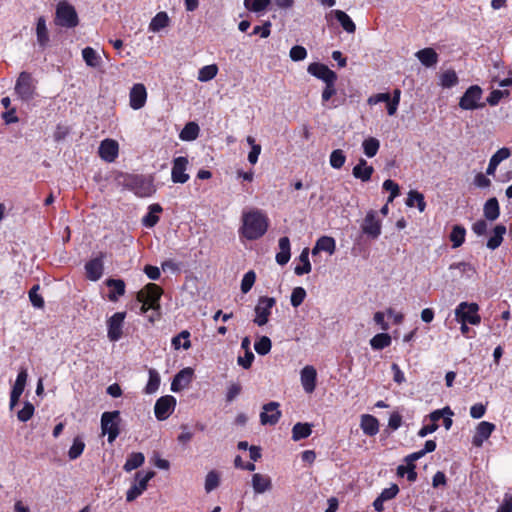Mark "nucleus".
Here are the masks:
<instances>
[{"mask_svg":"<svg viewBox=\"0 0 512 512\" xmlns=\"http://www.w3.org/2000/svg\"><path fill=\"white\" fill-rule=\"evenodd\" d=\"M478 305L475 303L462 302L455 310L458 321L477 325L480 323V316L477 314Z\"/></svg>","mask_w":512,"mask_h":512,"instance_id":"nucleus-9","label":"nucleus"},{"mask_svg":"<svg viewBox=\"0 0 512 512\" xmlns=\"http://www.w3.org/2000/svg\"><path fill=\"white\" fill-rule=\"evenodd\" d=\"M84 448L85 443L83 442V440L80 437L74 438L73 444L68 451V457L71 460L77 459L83 453Z\"/></svg>","mask_w":512,"mask_h":512,"instance_id":"nucleus-51","label":"nucleus"},{"mask_svg":"<svg viewBox=\"0 0 512 512\" xmlns=\"http://www.w3.org/2000/svg\"><path fill=\"white\" fill-rule=\"evenodd\" d=\"M361 230L368 238L376 240L382 232L381 220L377 218V212L369 210L361 223Z\"/></svg>","mask_w":512,"mask_h":512,"instance_id":"nucleus-8","label":"nucleus"},{"mask_svg":"<svg viewBox=\"0 0 512 512\" xmlns=\"http://www.w3.org/2000/svg\"><path fill=\"white\" fill-rule=\"evenodd\" d=\"M125 317V312H117L107 320V336L110 341H118L122 337Z\"/></svg>","mask_w":512,"mask_h":512,"instance_id":"nucleus-12","label":"nucleus"},{"mask_svg":"<svg viewBox=\"0 0 512 512\" xmlns=\"http://www.w3.org/2000/svg\"><path fill=\"white\" fill-rule=\"evenodd\" d=\"M270 3L271 0H244L245 8L256 13L265 11Z\"/></svg>","mask_w":512,"mask_h":512,"instance_id":"nucleus-48","label":"nucleus"},{"mask_svg":"<svg viewBox=\"0 0 512 512\" xmlns=\"http://www.w3.org/2000/svg\"><path fill=\"white\" fill-rule=\"evenodd\" d=\"M331 14L334 15V17L337 19V21L340 23L342 28L347 33H351V34L355 33L356 25L347 13H345L342 10H333V11H331Z\"/></svg>","mask_w":512,"mask_h":512,"instance_id":"nucleus-30","label":"nucleus"},{"mask_svg":"<svg viewBox=\"0 0 512 512\" xmlns=\"http://www.w3.org/2000/svg\"><path fill=\"white\" fill-rule=\"evenodd\" d=\"M301 384L306 393H312L316 387L317 372L316 369L311 366H305L300 373Z\"/></svg>","mask_w":512,"mask_h":512,"instance_id":"nucleus-19","label":"nucleus"},{"mask_svg":"<svg viewBox=\"0 0 512 512\" xmlns=\"http://www.w3.org/2000/svg\"><path fill=\"white\" fill-rule=\"evenodd\" d=\"M361 428L368 436H374L379 431V423L376 417L366 414L361 418Z\"/></svg>","mask_w":512,"mask_h":512,"instance_id":"nucleus-28","label":"nucleus"},{"mask_svg":"<svg viewBox=\"0 0 512 512\" xmlns=\"http://www.w3.org/2000/svg\"><path fill=\"white\" fill-rule=\"evenodd\" d=\"M144 461H145V457H144L143 453H141V452L131 453L126 460V462L123 466V469L126 472H131L132 470L137 469L140 466H142Z\"/></svg>","mask_w":512,"mask_h":512,"instance_id":"nucleus-37","label":"nucleus"},{"mask_svg":"<svg viewBox=\"0 0 512 512\" xmlns=\"http://www.w3.org/2000/svg\"><path fill=\"white\" fill-rule=\"evenodd\" d=\"M99 155L103 160L113 162L118 155V143L115 140L105 139L99 146Z\"/></svg>","mask_w":512,"mask_h":512,"instance_id":"nucleus-22","label":"nucleus"},{"mask_svg":"<svg viewBox=\"0 0 512 512\" xmlns=\"http://www.w3.org/2000/svg\"><path fill=\"white\" fill-rule=\"evenodd\" d=\"M307 71L309 74L321 79L325 84L329 82H336L337 80V74L322 63H311L308 66Z\"/></svg>","mask_w":512,"mask_h":512,"instance_id":"nucleus-15","label":"nucleus"},{"mask_svg":"<svg viewBox=\"0 0 512 512\" xmlns=\"http://www.w3.org/2000/svg\"><path fill=\"white\" fill-rule=\"evenodd\" d=\"M312 433V425L309 423H296L292 428V439L299 441L308 438Z\"/></svg>","mask_w":512,"mask_h":512,"instance_id":"nucleus-35","label":"nucleus"},{"mask_svg":"<svg viewBox=\"0 0 512 512\" xmlns=\"http://www.w3.org/2000/svg\"><path fill=\"white\" fill-rule=\"evenodd\" d=\"M39 285H34L30 291H29V299L32 303V305L36 308H43L44 306V300L43 298L38 294Z\"/></svg>","mask_w":512,"mask_h":512,"instance_id":"nucleus-59","label":"nucleus"},{"mask_svg":"<svg viewBox=\"0 0 512 512\" xmlns=\"http://www.w3.org/2000/svg\"><path fill=\"white\" fill-rule=\"evenodd\" d=\"M190 333L187 330L181 331L177 336L173 337L172 345L174 349L178 350L180 347L187 350L191 347V342L189 341Z\"/></svg>","mask_w":512,"mask_h":512,"instance_id":"nucleus-46","label":"nucleus"},{"mask_svg":"<svg viewBox=\"0 0 512 512\" xmlns=\"http://www.w3.org/2000/svg\"><path fill=\"white\" fill-rule=\"evenodd\" d=\"M415 56L425 67H434L439 60L437 52L430 47L417 51Z\"/></svg>","mask_w":512,"mask_h":512,"instance_id":"nucleus-25","label":"nucleus"},{"mask_svg":"<svg viewBox=\"0 0 512 512\" xmlns=\"http://www.w3.org/2000/svg\"><path fill=\"white\" fill-rule=\"evenodd\" d=\"M103 257L104 255L101 254L99 257L93 258L86 263V275L91 281H97L101 278L104 269Z\"/></svg>","mask_w":512,"mask_h":512,"instance_id":"nucleus-21","label":"nucleus"},{"mask_svg":"<svg viewBox=\"0 0 512 512\" xmlns=\"http://www.w3.org/2000/svg\"><path fill=\"white\" fill-rule=\"evenodd\" d=\"M345 161H346V156H345L343 150L336 149L331 152L329 162H330V165L334 169L342 168Z\"/></svg>","mask_w":512,"mask_h":512,"instance_id":"nucleus-50","label":"nucleus"},{"mask_svg":"<svg viewBox=\"0 0 512 512\" xmlns=\"http://www.w3.org/2000/svg\"><path fill=\"white\" fill-rule=\"evenodd\" d=\"M362 147L365 155L371 158L377 154L380 147V142L374 137H369L363 141Z\"/></svg>","mask_w":512,"mask_h":512,"instance_id":"nucleus-45","label":"nucleus"},{"mask_svg":"<svg viewBox=\"0 0 512 512\" xmlns=\"http://www.w3.org/2000/svg\"><path fill=\"white\" fill-rule=\"evenodd\" d=\"M276 304V300L273 297L262 296L259 298L257 305L255 306L256 317L254 323L258 326H263L268 322L271 309Z\"/></svg>","mask_w":512,"mask_h":512,"instance_id":"nucleus-11","label":"nucleus"},{"mask_svg":"<svg viewBox=\"0 0 512 512\" xmlns=\"http://www.w3.org/2000/svg\"><path fill=\"white\" fill-rule=\"evenodd\" d=\"M335 250H336V243H335L334 238L329 237V236H322L317 240L314 248L312 249V254L316 255L320 251H325V252H328L330 255H332V254H334Z\"/></svg>","mask_w":512,"mask_h":512,"instance_id":"nucleus-26","label":"nucleus"},{"mask_svg":"<svg viewBox=\"0 0 512 512\" xmlns=\"http://www.w3.org/2000/svg\"><path fill=\"white\" fill-rule=\"evenodd\" d=\"M106 285L113 289L108 296L111 301H117L118 296H122L125 293V283L121 279H108L106 280Z\"/></svg>","mask_w":512,"mask_h":512,"instance_id":"nucleus-34","label":"nucleus"},{"mask_svg":"<svg viewBox=\"0 0 512 512\" xmlns=\"http://www.w3.org/2000/svg\"><path fill=\"white\" fill-rule=\"evenodd\" d=\"M162 210L163 209L159 204L150 205L149 213L143 217L142 224L148 228L154 227L159 221L157 214L161 213Z\"/></svg>","mask_w":512,"mask_h":512,"instance_id":"nucleus-36","label":"nucleus"},{"mask_svg":"<svg viewBox=\"0 0 512 512\" xmlns=\"http://www.w3.org/2000/svg\"><path fill=\"white\" fill-rule=\"evenodd\" d=\"M271 347H272L271 340L267 336H262L254 344L255 351L259 355H266V354H268L270 352V350H271Z\"/></svg>","mask_w":512,"mask_h":512,"instance_id":"nucleus-52","label":"nucleus"},{"mask_svg":"<svg viewBox=\"0 0 512 512\" xmlns=\"http://www.w3.org/2000/svg\"><path fill=\"white\" fill-rule=\"evenodd\" d=\"M483 91L478 85L470 86L460 98L459 107L463 110H475L483 108L485 103H481Z\"/></svg>","mask_w":512,"mask_h":512,"instance_id":"nucleus-7","label":"nucleus"},{"mask_svg":"<svg viewBox=\"0 0 512 512\" xmlns=\"http://www.w3.org/2000/svg\"><path fill=\"white\" fill-rule=\"evenodd\" d=\"M458 83V76L454 70H446L440 75V85L444 88H451Z\"/></svg>","mask_w":512,"mask_h":512,"instance_id":"nucleus-49","label":"nucleus"},{"mask_svg":"<svg viewBox=\"0 0 512 512\" xmlns=\"http://www.w3.org/2000/svg\"><path fill=\"white\" fill-rule=\"evenodd\" d=\"M289 55L293 61H301L306 58L307 51L303 46L296 45L291 48Z\"/></svg>","mask_w":512,"mask_h":512,"instance_id":"nucleus-60","label":"nucleus"},{"mask_svg":"<svg viewBox=\"0 0 512 512\" xmlns=\"http://www.w3.org/2000/svg\"><path fill=\"white\" fill-rule=\"evenodd\" d=\"M176 406V399L173 396L166 395L160 397L154 407L155 416L158 420L167 419L174 411Z\"/></svg>","mask_w":512,"mask_h":512,"instance_id":"nucleus-13","label":"nucleus"},{"mask_svg":"<svg viewBox=\"0 0 512 512\" xmlns=\"http://www.w3.org/2000/svg\"><path fill=\"white\" fill-rule=\"evenodd\" d=\"M449 268L458 269L462 274H467L468 277H472L476 273L475 268L467 262L453 263Z\"/></svg>","mask_w":512,"mask_h":512,"instance_id":"nucleus-58","label":"nucleus"},{"mask_svg":"<svg viewBox=\"0 0 512 512\" xmlns=\"http://www.w3.org/2000/svg\"><path fill=\"white\" fill-rule=\"evenodd\" d=\"M279 249L280 251L276 254V262L283 266L289 262L291 257L290 240L288 237L285 236L279 239Z\"/></svg>","mask_w":512,"mask_h":512,"instance_id":"nucleus-27","label":"nucleus"},{"mask_svg":"<svg viewBox=\"0 0 512 512\" xmlns=\"http://www.w3.org/2000/svg\"><path fill=\"white\" fill-rule=\"evenodd\" d=\"M374 172V168L371 165H368L367 161L363 158H360L358 164L354 166L352 170V174L356 179H360L363 182H367L371 179V176Z\"/></svg>","mask_w":512,"mask_h":512,"instance_id":"nucleus-24","label":"nucleus"},{"mask_svg":"<svg viewBox=\"0 0 512 512\" xmlns=\"http://www.w3.org/2000/svg\"><path fill=\"white\" fill-rule=\"evenodd\" d=\"M505 233L506 227L504 225H496L492 231V235L487 241L486 246L491 250L497 249L501 245Z\"/></svg>","mask_w":512,"mask_h":512,"instance_id":"nucleus-29","label":"nucleus"},{"mask_svg":"<svg viewBox=\"0 0 512 512\" xmlns=\"http://www.w3.org/2000/svg\"><path fill=\"white\" fill-rule=\"evenodd\" d=\"M445 415H448V416L454 415L453 411L448 406H446L442 409L433 411L432 413H430L429 417L433 423H436L438 420L443 418Z\"/></svg>","mask_w":512,"mask_h":512,"instance_id":"nucleus-63","label":"nucleus"},{"mask_svg":"<svg viewBox=\"0 0 512 512\" xmlns=\"http://www.w3.org/2000/svg\"><path fill=\"white\" fill-rule=\"evenodd\" d=\"M34 410H35V408L32 403H30L28 401L25 402L24 407L21 410H19L17 413L18 420L21 422H27L33 416Z\"/></svg>","mask_w":512,"mask_h":512,"instance_id":"nucleus-54","label":"nucleus"},{"mask_svg":"<svg viewBox=\"0 0 512 512\" xmlns=\"http://www.w3.org/2000/svg\"><path fill=\"white\" fill-rule=\"evenodd\" d=\"M24 391L23 386L13 385L10 393V409H13L19 402L20 396Z\"/></svg>","mask_w":512,"mask_h":512,"instance_id":"nucleus-61","label":"nucleus"},{"mask_svg":"<svg viewBox=\"0 0 512 512\" xmlns=\"http://www.w3.org/2000/svg\"><path fill=\"white\" fill-rule=\"evenodd\" d=\"M383 189L386 191H390V195L387 199V202H392L399 195V185L395 183L393 180L387 179L383 183Z\"/></svg>","mask_w":512,"mask_h":512,"instance_id":"nucleus-57","label":"nucleus"},{"mask_svg":"<svg viewBox=\"0 0 512 512\" xmlns=\"http://www.w3.org/2000/svg\"><path fill=\"white\" fill-rule=\"evenodd\" d=\"M218 73V67L216 64H211L202 67L198 72V80L201 82H207L216 77Z\"/></svg>","mask_w":512,"mask_h":512,"instance_id":"nucleus-47","label":"nucleus"},{"mask_svg":"<svg viewBox=\"0 0 512 512\" xmlns=\"http://www.w3.org/2000/svg\"><path fill=\"white\" fill-rule=\"evenodd\" d=\"M465 234L466 230L461 225H455L452 228L451 234H450V240L453 243V248L460 247L464 241H465Z\"/></svg>","mask_w":512,"mask_h":512,"instance_id":"nucleus-42","label":"nucleus"},{"mask_svg":"<svg viewBox=\"0 0 512 512\" xmlns=\"http://www.w3.org/2000/svg\"><path fill=\"white\" fill-rule=\"evenodd\" d=\"M268 228L267 217L259 210L244 212L240 232L248 240H256L262 237Z\"/></svg>","mask_w":512,"mask_h":512,"instance_id":"nucleus-1","label":"nucleus"},{"mask_svg":"<svg viewBox=\"0 0 512 512\" xmlns=\"http://www.w3.org/2000/svg\"><path fill=\"white\" fill-rule=\"evenodd\" d=\"M37 42L41 47H45L49 42V34L46 26V20L43 16L37 19L36 24Z\"/></svg>","mask_w":512,"mask_h":512,"instance_id":"nucleus-33","label":"nucleus"},{"mask_svg":"<svg viewBox=\"0 0 512 512\" xmlns=\"http://www.w3.org/2000/svg\"><path fill=\"white\" fill-rule=\"evenodd\" d=\"M169 24V17L165 12H159L152 18L149 29L153 32H159L161 29L167 27Z\"/></svg>","mask_w":512,"mask_h":512,"instance_id":"nucleus-41","label":"nucleus"},{"mask_svg":"<svg viewBox=\"0 0 512 512\" xmlns=\"http://www.w3.org/2000/svg\"><path fill=\"white\" fill-rule=\"evenodd\" d=\"M220 484V476L219 474L212 470L208 472L205 478V490L207 493L216 489Z\"/></svg>","mask_w":512,"mask_h":512,"instance_id":"nucleus-53","label":"nucleus"},{"mask_svg":"<svg viewBox=\"0 0 512 512\" xmlns=\"http://www.w3.org/2000/svg\"><path fill=\"white\" fill-rule=\"evenodd\" d=\"M279 406V403L274 401L263 405V411L260 414L262 425H275L279 421L282 415Z\"/></svg>","mask_w":512,"mask_h":512,"instance_id":"nucleus-14","label":"nucleus"},{"mask_svg":"<svg viewBox=\"0 0 512 512\" xmlns=\"http://www.w3.org/2000/svg\"><path fill=\"white\" fill-rule=\"evenodd\" d=\"M255 280H256V274L254 271H248L247 273H245V275L243 276V279L241 281V291L246 294L248 293L252 286L254 285L255 283Z\"/></svg>","mask_w":512,"mask_h":512,"instance_id":"nucleus-55","label":"nucleus"},{"mask_svg":"<svg viewBox=\"0 0 512 512\" xmlns=\"http://www.w3.org/2000/svg\"><path fill=\"white\" fill-rule=\"evenodd\" d=\"M188 163V159L183 156H179L173 160L171 179L174 183L183 184L189 180V175L185 172Z\"/></svg>","mask_w":512,"mask_h":512,"instance_id":"nucleus-16","label":"nucleus"},{"mask_svg":"<svg viewBox=\"0 0 512 512\" xmlns=\"http://www.w3.org/2000/svg\"><path fill=\"white\" fill-rule=\"evenodd\" d=\"M406 205L409 207H414L416 205L418 207L419 211L423 212L426 207V203L424 201L423 194L419 193L418 191L411 190L408 193Z\"/></svg>","mask_w":512,"mask_h":512,"instance_id":"nucleus-40","label":"nucleus"},{"mask_svg":"<svg viewBox=\"0 0 512 512\" xmlns=\"http://www.w3.org/2000/svg\"><path fill=\"white\" fill-rule=\"evenodd\" d=\"M120 412L115 410L111 412H104L101 416V431L102 434L108 435V442L113 443L118 437L119 424H120Z\"/></svg>","mask_w":512,"mask_h":512,"instance_id":"nucleus-6","label":"nucleus"},{"mask_svg":"<svg viewBox=\"0 0 512 512\" xmlns=\"http://www.w3.org/2000/svg\"><path fill=\"white\" fill-rule=\"evenodd\" d=\"M486 220L495 221L500 215V208L498 200L493 197L486 201L483 208Z\"/></svg>","mask_w":512,"mask_h":512,"instance_id":"nucleus-32","label":"nucleus"},{"mask_svg":"<svg viewBox=\"0 0 512 512\" xmlns=\"http://www.w3.org/2000/svg\"><path fill=\"white\" fill-rule=\"evenodd\" d=\"M391 344V337L387 333L376 334L371 340L370 345L375 350H381Z\"/></svg>","mask_w":512,"mask_h":512,"instance_id":"nucleus-43","label":"nucleus"},{"mask_svg":"<svg viewBox=\"0 0 512 512\" xmlns=\"http://www.w3.org/2000/svg\"><path fill=\"white\" fill-rule=\"evenodd\" d=\"M36 84L37 81L33 78L32 74L23 71L16 80L14 91L22 101L28 102L36 94Z\"/></svg>","mask_w":512,"mask_h":512,"instance_id":"nucleus-5","label":"nucleus"},{"mask_svg":"<svg viewBox=\"0 0 512 512\" xmlns=\"http://www.w3.org/2000/svg\"><path fill=\"white\" fill-rule=\"evenodd\" d=\"M160 386V375L159 373L153 369H149V380L148 383L144 389L146 394H153L155 393Z\"/></svg>","mask_w":512,"mask_h":512,"instance_id":"nucleus-44","label":"nucleus"},{"mask_svg":"<svg viewBox=\"0 0 512 512\" xmlns=\"http://www.w3.org/2000/svg\"><path fill=\"white\" fill-rule=\"evenodd\" d=\"M130 106L134 110L144 107L147 100V91L143 84H134L129 93Z\"/></svg>","mask_w":512,"mask_h":512,"instance_id":"nucleus-17","label":"nucleus"},{"mask_svg":"<svg viewBox=\"0 0 512 512\" xmlns=\"http://www.w3.org/2000/svg\"><path fill=\"white\" fill-rule=\"evenodd\" d=\"M251 484L255 494H263L272 489V481L268 475L255 473L252 475Z\"/></svg>","mask_w":512,"mask_h":512,"instance_id":"nucleus-23","label":"nucleus"},{"mask_svg":"<svg viewBox=\"0 0 512 512\" xmlns=\"http://www.w3.org/2000/svg\"><path fill=\"white\" fill-rule=\"evenodd\" d=\"M162 295V289L154 284L149 283L147 284L144 289L137 292L136 299L138 302L142 303L140 307V313L144 314L149 309H153L156 311V316H159V310H160V297Z\"/></svg>","mask_w":512,"mask_h":512,"instance_id":"nucleus-2","label":"nucleus"},{"mask_svg":"<svg viewBox=\"0 0 512 512\" xmlns=\"http://www.w3.org/2000/svg\"><path fill=\"white\" fill-rule=\"evenodd\" d=\"M155 476L154 471H148L145 475L142 472L138 471L135 474V480L137 483L133 484L130 489L126 493V500L128 502L134 501L137 497H139L148 486V482Z\"/></svg>","mask_w":512,"mask_h":512,"instance_id":"nucleus-10","label":"nucleus"},{"mask_svg":"<svg viewBox=\"0 0 512 512\" xmlns=\"http://www.w3.org/2000/svg\"><path fill=\"white\" fill-rule=\"evenodd\" d=\"M55 24L64 28H74L79 23L75 8L66 1L57 4L55 12Z\"/></svg>","mask_w":512,"mask_h":512,"instance_id":"nucleus-4","label":"nucleus"},{"mask_svg":"<svg viewBox=\"0 0 512 512\" xmlns=\"http://www.w3.org/2000/svg\"><path fill=\"white\" fill-rule=\"evenodd\" d=\"M242 391L239 383H232L229 385L226 393V401L232 402Z\"/></svg>","mask_w":512,"mask_h":512,"instance_id":"nucleus-64","label":"nucleus"},{"mask_svg":"<svg viewBox=\"0 0 512 512\" xmlns=\"http://www.w3.org/2000/svg\"><path fill=\"white\" fill-rule=\"evenodd\" d=\"M193 369L190 367L180 370L173 378L171 383V390L173 392H179L187 387L192 381Z\"/></svg>","mask_w":512,"mask_h":512,"instance_id":"nucleus-20","label":"nucleus"},{"mask_svg":"<svg viewBox=\"0 0 512 512\" xmlns=\"http://www.w3.org/2000/svg\"><path fill=\"white\" fill-rule=\"evenodd\" d=\"M510 156L511 150L509 148L503 147L494 153L490 159L499 165L502 161L508 159Z\"/></svg>","mask_w":512,"mask_h":512,"instance_id":"nucleus-62","label":"nucleus"},{"mask_svg":"<svg viewBox=\"0 0 512 512\" xmlns=\"http://www.w3.org/2000/svg\"><path fill=\"white\" fill-rule=\"evenodd\" d=\"M199 135V126L195 122L187 123L180 132V139L184 141H193Z\"/></svg>","mask_w":512,"mask_h":512,"instance_id":"nucleus-39","label":"nucleus"},{"mask_svg":"<svg viewBox=\"0 0 512 512\" xmlns=\"http://www.w3.org/2000/svg\"><path fill=\"white\" fill-rule=\"evenodd\" d=\"M82 57L86 65L91 68H98L102 64V58L92 47H85L82 50Z\"/></svg>","mask_w":512,"mask_h":512,"instance_id":"nucleus-31","label":"nucleus"},{"mask_svg":"<svg viewBox=\"0 0 512 512\" xmlns=\"http://www.w3.org/2000/svg\"><path fill=\"white\" fill-rule=\"evenodd\" d=\"M306 297V291L304 288L302 287H296L293 289L292 291V294H291V305L294 307V308H297L298 306H300L304 299Z\"/></svg>","mask_w":512,"mask_h":512,"instance_id":"nucleus-56","label":"nucleus"},{"mask_svg":"<svg viewBox=\"0 0 512 512\" xmlns=\"http://www.w3.org/2000/svg\"><path fill=\"white\" fill-rule=\"evenodd\" d=\"M123 186L139 197H148L155 192L152 179L143 175H126Z\"/></svg>","mask_w":512,"mask_h":512,"instance_id":"nucleus-3","label":"nucleus"},{"mask_svg":"<svg viewBox=\"0 0 512 512\" xmlns=\"http://www.w3.org/2000/svg\"><path fill=\"white\" fill-rule=\"evenodd\" d=\"M302 265H297L294 269L296 275L308 274L311 271V264L309 261V249L304 248L299 256Z\"/></svg>","mask_w":512,"mask_h":512,"instance_id":"nucleus-38","label":"nucleus"},{"mask_svg":"<svg viewBox=\"0 0 512 512\" xmlns=\"http://www.w3.org/2000/svg\"><path fill=\"white\" fill-rule=\"evenodd\" d=\"M494 430L495 425L493 423L487 421L480 422L476 427L475 434L472 438V444L475 447H481L484 441L490 437Z\"/></svg>","mask_w":512,"mask_h":512,"instance_id":"nucleus-18","label":"nucleus"}]
</instances>
